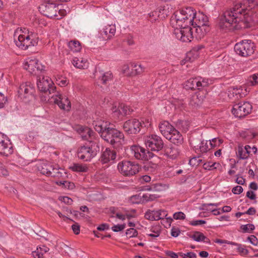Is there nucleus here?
<instances>
[{
    "mask_svg": "<svg viewBox=\"0 0 258 258\" xmlns=\"http://www.w3.org/2000/svg\"><path fill=\"white\" fill-rule=\"evenodd\" d=\"M63 170L60 168L54 167L52 165V169L50 170V173L48 176H51L54 177H60L62 176Z\"/></svg>",
    "mask_w": 258,
    "mask_h": 258,
    "instance_id": "4c0bfd02",
    "label": "nucleus"
},
{
    "mask_svg": "<svg viewBox=\"0 0 258 258\" xmlns=\"http://www.w3.org/2000/svg\"><path fill=\"white\" fill-rule=\"evenodd\" d=\"M33 33L26 28H18L14 33V42L19 48L26 50L34 46L36 42L33 40Z\"/></svg>",
    "mask_w": 258,
    "mask_h": 258,
    "instance_id": "20e7f679",
    "label": "nucleus"
},
{
    "mask_svg": "<svg viewBox=\"0 0 258 258\" xmlns=\"http://www.w3.org/2000/svg\"><path fill=\"white\" fill-rule=\"evenodd\" d=\"M250 151H246L245 149H243L242 146H239L237 151V156L241 159H246L248 157Z\"/></svg>",
    "mask_w": 258,
    "mask_h": 258,
    "instance_id": "58836bf2",
    "label": "nucleus"
},
{
    "mask_svg": "<svg viewBox=\"0 0 258 258\" xmlns=\"http://www.w3.org/2000/svg\"><path fill=\"white\" fill-rule=\"evenodd\" d=\"M112 78V75L110 72H106L105 73L102 72L100 73L99 80L103 84L107 83L108 81L111 80Z\"/></svg>",
    "mask_w": 258,
    "mask_h": 258,
    "instance_id": "ea45409f",
    "label": "nucleus"
},
{
    "mask_svg": "<svg viewBox=\"0 0 258 258\" xmlns=\"http://www.w3.org/2000/svg\"><path fill=\"white\" fill-rule=\"evenodd\" d=\"M206 223V221L204 220H193L189 222V225L193 226H197L198 225H201L203 224H205Z\"/></svg>",
    "mask_w": 258,
    "mask_h": 258,
    "instance_id": "69168bd1",
    "label": "nucleus"
},
{
    "mask_svg": "<svg viewBox=\"0 0 258 258\" xmlns=\"http://www.w3.org/2000/svg\"><path fill=\"white\" fill-rule=\"evenodd\" d=\"M192 31L193 37L191 39L195 37L197 39H201L204 37L205 35L209 30V26L205 27L192 26Z\"/></svg>",
    "mask_w": 258,
    "mask_h": 258,
    "instance_id": "a878e982",
    "label": "nucleus"
},
{
    "mask_svg": "<svg viewBox=\"0 0 258 258\" xmlns=\"http://www.w3.org/2000/svg\"><path fill=\"white\" fill-rule=\"evenodd\" d=\"M164 188V186L163 184L161 183H155L147 186L146 189L150 191H160L163 190Z\"/></svg>",
    "mask_w": 258,
    "mask_h": 258,
    "instance_id": "a19ab883",
    "label": "nucleus"
},
{
    "mask_svg": "<svg viewBox=\"0 0 258 258\" xmlns=\"http://www.w3.org/2000/svg\"><path fill=\"white\" fill-rule=\"evenodd\" d=\"M210 144L211 148H216L220 146L223 142L222 139L219 138H215L212 140H210Z\"/></svg>",
    "mask_w": 258,
    "mask_h": 258,
    "instance_id": "c03bdc74",
    "label": "nucleus"
},
{
    "mask_svg": "<svg viewBox=\"0 0 258 258\" xmlns=\"http://www.w3.org/2000/svg\"><path fill=\"white\" fill-rule=\"evenodd\" d=\"M38 89L43 92H48L49 94L55 92L56 87L51 78L48 77L43 76L40 78L37 81Z\"/></svg>",
    "mask_w": 258,
    "mask_h": 258,
    "instance_id": "ddd939ff",
    "label": "nucleus"
},
{
    "mask_svg": "<svg viewBox=\"0 0 258 258\" xmlns=\"http://www.w3.org/2000/svg\"><path fill=\"white\" fill-rule=\"evenodd\" d=\"M171 143L175 145H180L183 143V138L178 131L175 128L172 130L171 134L169 135L168 138H166Z\"/></svg>",
    "mask_w": 258,
    "mask_h": 258,
    "instance_id": "393cba45",
    "label": "nucleus"
},
{
    "mask_svg": "<svg viewBox=\"0 0 258 258\" xmlns=\"http://www.w3.org/2000/svg\"><path fill=\"white\" fill-rule=\"evenodd\" d=\"M243 188L240 185L236 186L232 189V192L235 195H239L243 191Z\"/></svg>",
    "mask_w": 258,
    "mask_h": 258,
    "instance_id": "774afa93",
    "label": "nucleus"
},
{
    "mask_svg": "<svg viewBox=\"0 0 258 258\" xmlns=\"http://www.w3.org/2000/svg\"><path fill=\"white\" fill-rule=\"evenodd\" d=\"M192 26L205 27L209 26L208 18L203 13H196Z\"/></svg>",
    "mask_w": 258,
    "mask_h": 258,
    "instance_id": "5701e85b",
    "label": "nucleus"
},
{
    "mask_svg": "<svg viewBox=\"0 0 258 258\" xmlns=\"http://www.w3.org/2000/svg\"><path fill=\"white\" fill-rule=\"evenodd\" d=\"M116 158V153L114 150L106 148L101 155L100 160L103 164L114 163Z\"/></svg>",
    "mask_w": 258,
    "mask_h": 258,
    "instance_id": "4be33fe9",
    "label": "nucleus"
},
{
    "mask_svg": "<svg viewBox=\"0 0 258 258\" xmlns=\"http://www.w3.org/2000/svg\"><path fill=\"white\" fill-rule=\"evenodd\" d=\"M247 241L253 245L256 246L258 244V240L254 235H250L247 237Z\"/></svg>",
    "mask_w": 258,
    "mask_h": 258,
    "instance_id": "0e129e2a",
    "label": "nucleus"
},
{
    "mask_svg": "<svg viewBox=\"0 0 258 258\" xmlns=\"http://www.w3.org/2000/svg\"><path fill=\"white\" fill-rule=\"evenodd\" d=\"M130 150L131 154L137 159L148 160L151 157V153L139 146L133 145L131 147Z\"/></svg>",
    "mask_w": 258,
    "mask_h": 258,
    "instance_id": "f3484780",
    "label": "nucleus"
},
{
    "mask_svg": "<svg viewBox=\"0 0 258 258\" xmlns=\"http://www.w3.org/2000/svg\"><path fill=\"white\" fill-rule=\"evenodd\" d=\"M23 68L30 73L36 75L37 72H42L44 70L45 66L40 63L34 57L26 58L23 62Z\"/></svg>",
    "mask_w": 258,
    "mask_h": 258,
    "instance_id": "9d476101",
    "label": "nucleus"
},
{
    "mask_svg": "<svg viewBox=\"0 0 258 258\" xmlns=\"http://www.w3.org/2000/svg\"><path fill=\"white\" fill-rule=\"evenodd\" d=\"M117 168L121 174L125 176H132L139 171L140 167L138 164L124 160L118 163Z\"/></svg>",
    "mask_w": 258,
    "mask_h": 258,
    "instance_id": "6e6552de",
    "label": "nucleus"
},
{
    "mask_svg": "<svg viewBox=\"0 0 258 258\" xmlns=\"http://www.w3.org/2000/svg\"><path fill=\"white\" fill-rule=\"evenodd\" d=\"M252 110V105L248 102H240L234 105L232 109L233 114L241 118L249 114Z\"/></svg>",
    "mask_w": 258,
    "mask_h": 258,
    "instance_id": "f8f14e48",
    "label": "nucleus"
},
{
    "mask_svg": "<svg viewBox=\"0 0 258 258\" xmlns=\"http://www.w3.org/2000/svg\"><path fill=\"white\" fill-rule=\"evenodd\" d=\"M158 12V14L161 15H159L158 17L161 18H164L168 15L169 11L165 9V7H161L159 8Z\"/></svg>",
    "mask_w": 258,
    "mask_h": 258,
    "instance_id": "3c124183",
    "label": "nucleus"
},
{
    "mask_svg": "<svg viewBox=\"0 0 258 258\" xmlns=\"http://www.w3.org/2000/svg\"><path fill=\"white\" fill-rule=\"evenodd\" d=\"M196 89L201 90L207 87L211 83V81L206 78L199 77H196Z\"/></svg>",
    "mask_w": 258,
    "mask_h": 258,
    "instance_id": "2f4dec72",
    "label": "nucleus"
},
{
    "mask_svg": "<svg viewBox=\"0 0 258 258\" xmlns=\"http://www.w3.org/2000/svg\"><path fill=\"white\" fill-rule=\"evenodd\" d=\"M70 169L74 172H86L88 171V167L81 164L74 163L70 166Z\"/></svg>",
    "mask_w": 258,
    "mask_h": 258,
    "instance_id": "72a5a7b5",
    "label": "nucleus"
},
{
    "mask_svg": "<svg viewBox=\"0 0 258 258\" xmlns=\"http://www.w3.org/2000/svg\"><path fill=\"white\" fill-rule=\"evenodd\" d=\"M159 129L164 137L168 138L169 135L171 133L172 130H174L175 128L169 122L163 121L159 124Z\"/></svg>",
    "mask_w": 258,
    "mask_h": 258,
    "instance_id": "bb28decb",
    "label": "nucleus"
},
{
    "mask_svg": "<svg viewBox=\"0 0 258 258\" xmlns=\"http://www.w3.org/2000/svg\"><path fill=\"white\" fill-rule=\"evenodd\" d=\"M51 99L60 109L66 111L71 109V102L66 96L57 92L56 95L52 96Z\"/></svg>",
    "mask_w": 258,
    "mask_h": 258,
    "instance_id": "a211bd4d",
    "label": "nucleus"
},
{
    "mask_svg": "<svg viewBox=\"0 0 258 258\" xmlns=\"http://www.w3.org/2000/svg\"><path fill=\"white\" fill-rule=\"evenodd\" d=\"M144 142L146 147L153 151L158 152L163 147V142L161 138L156 135L152 134L145 136Z\"/></svg>",
    "mask_w": 258,
    "mask_h": 258,
    "instance_id": "1a4fd4ad",
    "label": "nucleus"
},
{
    "mask_svg": "<svg viewBox=\"0 0 258 258\" xmlns=\"http://www.w3.org/2000/svg\"><path fill=\"white\" fill-rule=\"evenodd\" d=\"M173 217L175 220H184L185 218V215L182 212H178L175 213Z\"/></svg>",
    "mask_w": 258,
    "mask_h": 258,
    "instance_id": "052dcab7",
    "label": "nucleus"
},
{
    "mask_svg": "<svg viewBox=\"0 0 258 258\" xmlns=\"http://www.w3.org/2000/svg\"><path fill=\"white\" fill-rule=\"evenodd\" d=\"M196 11L186 7L176 12L171 17L170 24L175 37L182 42H190L193 37L191 25L193 24Z\"/></svg>",
    "mask_w": 258,
    "mask_h": 258,
    "instance_id": "f03ea898",
    "label": "nucleus"
},
{
    "mask_svg": "<svg viewBox=\"0 0 258 258\" xmlns=\"http://www.w3.org/2000/svg\"><path fill=\"white\" fill-rule=\"evenodd\" d=\"M167 212L164 210H158L154 211H149L145 214V217L147 219L150 220H159L166 218L167 221L170 225V223L172 220L171 217H167Z\"/></svg>",
    "mask_w": 258,
    "mask_h": 258,
    "instance_id": "dca6fc26",
    "label": "nucleus"
},
{
    "mask_svg": "<svg viewBox=\"0 0 258 258\" xmlns=\"http://www.w3.org/2000/svg\"><path fill=\"white\" fill-rule=\"evenodd\" d=\"M78 131L81 135V137L84 140H88L89 143L91 141H95V140L98 141V139L95 137V133L88 127L79 126Z\"/></svg>",
    "mask_w": 258,
    "mask_h": 258,
    "instance_id": "412c9836",
    "label": "nucleus"
},
{
    "mask_svg": "<svg viewBox=\"0 0 258 258\" xmlns=\"http://www.w3.org/2000/svg\"><path fill=\"white\" fill-rule=\"evenodd\" d=\"M202 162V159L199 157H195L189 161V163L192 166H197Z\"/></svg>",
    "mask_w": 258,
    "mask_h": 258,
    "instance_id": "13d9d810",
    "label": "nucleus"
},
{
    "mask_svg": "<svg viewBox=\"0 0 258 258\" xmlns=\"http://www.w3.org/2000/svg\"><path fill=\"white\" fill-rule=\"evenodd\" d=\"M196 78L190 79L184 84V88L185 89H195L196 85Z\"/></svg>",
    "mask_w": 258,
    "mask_h": 258,
    "instance_id": "79ce46f5",
    "label": "nucleus"
},
{
    "mask_svg": "<svg viewBox=\"0 0 258 258\" xmlns=\"http://www.w3.org/2000/svg\"><path fill=\"white\" fill-rule=\"evenodd\" d=\"M173 105L175 106V108H184L185 102L182 100L178 99H174L172 101Z\"/></svg>",
    "mask_w": 258,
    "mask_h": 258,
    "instance_id": "49530a36",
    "label": "nucleus"
},
{
    "mask_svg": "<svg viewBox=\"0 0 258 258\" xmlns=\"http://www.w3.org/2000/svg\"><path fill=\"white\" fill-rule=\"evenodd\" d=\"M93 125L95 130L100 134L101 137L107 142L116 147V144H121L124 141L123 134L109 126L110 123L98 118L95 115L93 117Z\"/></svg>",
    "mask_w": 258,
    "mask_h": 258,
    "instance_id": "7ed1b4c3",
    "label": "nucleus"
},
{
    "mask_svg": "<svg viewBox=\"0 0 258 258\" xmlns=\"http://www.w3.org/2000/svg\"><path fill=\"white\" fill-rule=\"evenodd\" d=\"M115 31V25H107L100 30L99 34L103 40H108L114 35Z\"/></svg>",
    "mask_w": 258,
    "mask_h": 258,
    "instance_id": "b1692460",
    "label": "nucleus"
},
{
    "mask_svg": "<svg viewBox=\"0 0 258 258\" xmlns=\"http://www.w3.org/2000/svg\"><path fill=\"white\" fill-rule=\"evenodd\" d=\"M56 81L57 84L61 87L66 86L69 83L67 79L62 76H58L56 78Z\"/></svg>",
    "mask_w": 258,
    "mask_h": 258,
    "instance_id": "a18cd8bd",
    "label": "nucleus"
},
{
    "mask_svg": "<svg viewBox=\"0 0 258 258\" xmlns=\"http://www.w3.org/2000/svg\"><path fill=\"white\" fill-rule=\"evenodd\" d=\"M13 152L10 140L4 134L0 133V155L8 156Z\"/></svg>",
    "mask_w": 258,
    "mask_h": 258,
    "instance_id": "4468645a",
    "label": "nucleus"
},
{
    "mask_svg": "<svg viewBox=\"0 0 258 258\" xmlns=\"http://www.w3.org/2000/svg\"><path fill=\"white\" fill-rule=\"evenodd\" d=\"M37 252H40L42 254L43 256L46 257V255L47 254V252H48L49 249L48 247L42 245L37 247Z\"/></svg>",
    "mask_w": 258,
    "mask_h": 258,
    "instance_id": "864d4df0",
    "label": "nucleus"
},
{
    "mask_svg": "<svg viewBox=\"0 0 258 258\" xmlns=\"http://www.w3.org/2000/svg\"><path fill=\"white\" fill-rule=\"evenodd\" d=\"M57 14L56 17H54L56 19H60L62 17L64 16L67 14V11L63 9L59 8L58 5H56Z\"/></svg>",
    "mask_w": 258,
    "mask_h": 258,
    "instance_id": "09e8293b",
    "label": "nucleus"
},
{
    "mask_svg": "<svg viewBox=\"0 0 258 258\" xmlns=\"http://www.w3.org/2000/svg\"><path fill=\"white\" fill-rule=\"evenodd\" d=\"M72 62L75 68L80 69H85L89 66L88 60L83 58L74 57Z\"/></svg>",
    "mask_w": 258,
    "mask_h": 258,
    "instance_id": "c85d7f7f",
    "label": "nucleus"
},
{
    "mask_svg": "<svg viewBox=\"0 0 258 258\" xmlns=\"http://www.w3.org/2000/svg\"><path fill=\"white\" fill-rule=\"evenodd\" d=\"M151 125V120L149 118H143L141 121L132 118L125 121L122 127L125 132L128 134H137L141 131V127H148Z\"/></svg>",
    "mask_w": 258,
    "mask_h": 258,
    "instance_id": "423d86ee",
    "label": "nucleus"
},
{
    "mask_svg": "<svg viewBox=\"0 0 258 258\" xmlns=\"http://www.w3.org/2000/svg\"><path fill=\"white\" fill-rule=\"evenodd\" d=\"M68 46L71 51L74 52H79L81 48V45L78 40H71L68 43Z\"/></svg>",
    "mask_w": 258,
    "mask_h": 258,
    "instance_id": "f704fd0d",
    "label": "nucleus"
},
{
    "mask_svg": "<svg viewBox=\"0 0 258 258\" xmlns=\"http://www.w3.org/2000/svg\"><path fill=\"white\" fill-rule=\"evenodd\" d=\"M254 47V44L251 40H244L235 44L234 50L238 55L247 57L253 53Z\"/></svg>",
    "mask_w": 258,
    "mask_h": 258,
    "instance_id": "0eeeda50",
    "label": "nucleus"
},
{
    "mask_svg": "<svg viewBox=\"0 0 258 258\" xmlns=\"http://www.w3.org/2000/svg\"><path fill=\"white\" fill-rule=\"evenodd\" d=\"M179 254L183 258H195L196 254L193 252H189L186 253H179Z\"/></svg>",
    "mask_w": 258,
    "mask_h": 258,
    "instance_id": "338daca9",
    "label": "nucleus"
},
{
    "mask_svg": "<svg viewBox=\"0 0 258 258\" xmlns=\"http://www.w3.org/2000/svg\"><path fill=\"white\" fill-rule=\"evenodd\" d=\"M98 141H91L90 143L79 148L78 151V157L79 159L85 161H89L99 151Z\"/></svg>",
    "mask_w": 258,
    "mask_h": 258,
    "instance_id": "39448f33",
    "label": "nucleus"
},
{
    "mask_svg": "<svg viewBox=\"0 0 258 258\" xmlns=\"http://www.w3.org/2000/svg\"><path fill=\"white\" fill-rule=\"evenodd\" d=\"M125 234L128 237L131 238L137 236L138 233L134 228H130L126 230Z\"/></svg>",
    "mask_w": 258,
    "mask_h": 258,
    "instance_id": "603ef678",
    "label": "nucleus"
},
{
    "mask_svg": "<svg viewBox=\"0 0 258 258\" xmlns=\"http://www.w3.org/2000/svg\"><path fill=\"white\" fill-rule=\"evenodd\" d=\"M125 227H126L125 224L114 225L111 227V230L115 232H118L121 231Z\"/></svg>",
    "mask_w": 258,
    "mask_h": 258,
    "instance_id": "4d7b16f0",
    "label": "nucleus"
},
{
    "mask_svg": "<svg viewBox=\"0 0 258 258\" xmlns=\"http://www.w3.org/2000/svg\"><path fill=\"white\" fill-rule=\"evenodd\" d=\"M111 110L114 115L117 117L120 115H125L133 111L130 106L119 102H110Z\"/></svg>",
    "mask_w": 258,
    "mask_h": 258,
    "instance_id": "2eb2a0df",
    "label": "nucleus"
},
{
    "mask_svg": "<svg viewBox=\"0 0 258 258\" xmlns=\"http://www.w3.org/2000/svg\"><path fill=\"white\" fill-rule=\"evenodd\" d=\"M39 11L48 18H53L57 16L56 4L54 0H44L39 7Z\"/></svg>",
    "mask_w": 258,
    "mask_h": 258,
    "instance_id": "9b49d317",
    "label": "nucleus"
},
{
    "mask_svg": "<svg viewBox=\"0 0 258 258\" xmlns=\"http://www.w3.org/2000/svg\"><path fill=\"white\" fill-rule=\"evenodd\" d=\"M252 10H258V0H243L226 11L219 25L222 29H237L249 27L253 21Z\"/></svg>",
    "mask_w": 258,
    "mask_h": 258,
    "instance_id": "f257e3e1",
    "label": "nucleus"
},
{
    "mask_svg": "<svg viewBox=\"0 0 258 258\" xmlns=\"http://www.w3.org/2000/svg\"><path fill=\"white\" fill-rule=\"evenodd\" d=\"M205 94L204 92L202 94L201 92L196 93L192 96L189 102V104L194 107L200 105L204 101L205 98Z\"/></svg>",
    "mask_w": 258,
    "mask_h": 258,
    "instance_id": "cd10ccee",
    "label": "nucleus"
},
{
    "mask_svg": "<svg viewBox=\"0 0 258 258\" xmlns=\"http://www.w3.org/2000/svg\"><path fill=\"white\" fill-rule=\"evenodd\" d=\"M231 245H234L236 246V250L238 253L241 255L244 256L247 255L249 253V251L245 248V246L240 243H238L235 242H232Z\"/></svg>",
    "mask_w": 258,
    "mask_h": 258,
    "instance_id": "c9c22d12",
    "label": "nucleus"
},
{
    "mask_svg": "<svg viewBox=\"0 0 258 258\" xmlns=\"http://www.w3.org/2000/svg\"><path fill=\"white\" fill-rule=\"evenodd\" d=\"M37 168L41 174L48 176L50 170L52 169V165L47 162L43 161L37 164Z\"/></svg>",
    "mask_w": 258,
    "mask_h": 258,
    "instance_id": "c756f323",
    "label": "nucleus"
},
{
    "mask_svg": "<svg viewBox=\"0 0 258 258\" xmlns=\"http://www.w3.org/2000/svg\"><path fill=\"white\" fill-rule=\"evenodd\" d=\"M34 90L33 85L30 82L23 83L20 85L18 91L19 97L23 100L27 98L33 94Z\"/></svg>",
    "mask_w": 258,
    "mask_h": 258,
    "instance_id": "6ab92c4d",
    "label": "nucleus"
},
{
    "mask_svg": "<svg viewBox=\"0 0 258 258\" xmlns=\"http://www.w3.org/2000/svg\"><path fill=\"white\" fill-rule=\"evenodd\" d=\"M7 102V98L2 93L0 92V109L4 107Z\"/></svg>",
    "mask_w": 258,
    "mask_h": 258,
    "instance_id": "680f3d73",
    "label": "nucleus"
},
{
    "mask_svg": "<svg viewBox=\"0 0 258 258\" xmlns=\"http://www.w3.org/2000/svg\"><path fill=\"white\" fill-rule=\"evenodd\" d=\"M41 235L40 236L43 237L46 240H52V235L51 234L48 233L44 230H42L40 231Z\"/></svg>",
    "mask_w": 258,
    "mask_h": 258,
    "instance_id": "bf43d9fd",
    "label": "nucleus"
},
{
    "mask_svg": "<svg viewBox=\"0 0 258 258\" xmlns=\"http://www.w3.org/2000/svg\"><path fill=\"white\" fill-rule=\"evenodd\" d=\"M248 81L251 86L258 84V74H255L250 76L249 78Z\"/></svg>",
    "mask_w": 258,
    "mask_h": 258,
    "instance_id": "6e6d98bb",
    "label": "nucleus"
},
{
    "mask_svg": "<svg viewBox=\"0 0 258 258\" xmlns=\"http://www.w3.org/2000/svg\"><path fill=\"white\" fill-rule=\"evenodd\" d=\"M150 231L151 232L150 233H147V235L153 239H155L158 237L161 233V230L159 227H152Z\"/></svg>",
    "mask_w": 258,
    "mask_h": 258,
    "instance_id": "37998d69",
    "label": "nucleus"
},
{
    "mask_svg": "<svg viewBox=\"0 0 258 258\" xmlns=\"http://www.w3.org/2000/svg\"><path fill=\"white\" fill-rule=\"evenodd\" d=\"M59 200L64 203L68 205H71L73 203L72 199L66 196H60L58 198Z\"/></svg>",
    "mask_w": 258,
    "mask_h": 258,
    "instance_id": "e2e57ef3",
    "label": "nucleus"
},
{
    "mask_svg": "<svg viewBox=\"0 0 258 258\" xmlns=\"http://www.w3.org/2000/svg\"><path fill=\"white\" fill-rule=\"evenodd\" d=\"M255 228L254 225L252 224H247L241 226V229L243 232L250 233Z\"/></svg>",
    "mask_w": 258,
    "mask_h": 258,
    "instance_id": "de8ad7c7",
    "label": "nucleus"
},
{
    "mask_svg": "<svg viewBox=\"0 0 258 258\" xmlns=\"http://www.w3.org/2000/svg\"><path fill=\"white\" fill-rule=\"evenodd\" d=\"M216 165H218V164L209 162L204 163L203 165V168L205 170H211L212 169L217 168V166H216Z\"/></svg>",
    "mask_w": 258,
    "mask_h": 258,
    "instance_id": "5fc2aeb1",
    "label": "nucleus"
},
{
    "mask_svg": "<svg viewBox=\"0 0 258 258\" xmlns=\"http://www.w3.org/2000/svg\"><path fill=\"white\" fill-rule=\"evenodd\" d=\"M179 150L175 146H172L166 151V154L171 159H175L179 155Z\"/></svg>",
    "mask_w": 258,
    "mask_h": 258,
    "instance_id": "e433bc0d",
    "label": "nucleus"
},
{
    "mask_svg": "<svg viewBox=\"0 0 258 258\" xmlns=\"http://www.w3.org/2000/svg\"><path fill=\"white\" fill-rule=\"evenodd\" d=\"M194 147L195 151L198 154L206 153L209 150L207 141H202L198 146Z\"/></svg>",
    "mask_w": 258,
    "mask_h": 258,
    "instance_id": "473e14b6",
    "label": "nucleus"
},
{
    "mask_svg": "<svg viewBox=\"0 0 258 258\" xmlns=\"http://www.w3.org/2000/svg\"><path fill=\"white\" fill-rule=\"evenodd\" d=\"M249 90L245 87H231L229 88L228 95L229 98L235 97L237 99L245 96Z\"/></svg>",
    "mask_w": 258,
    "mask_h": 258,
    "instance_id": "aec40b11",
    "label": "nucleus"
},
{
    "mask_svg": "<svg viewBox=\"0 0 258 258\" xmlns=\"http://www.w3.org/2000/svg\"><path fill=\"white\" fill-rule=\"evenodd\" d=\"M190 237L197 242H204L206 243H210V240L204 234L199 231H195L190 236Z\"/></svg>",
    "mask_w": 258,
    "mask_h": 258,
    "instance_id": "7c9ffc66",
    "label": "nucleus"
},
{
    "mask_svg": "<svg viewBox=\"0 0 258 258\" xmlns=\"http://www.w3.org/2000/svg\"><path fill=\"white\" fill-rule=\"evenodd\" d=\"M133 66V73L136 75L141 74L144 71V68L141 64H134Z\"/></svg>",
    "mask_w": 258,
    "mask_h": 258,
    "instance_id": "8fccbe9b",
    "label": "nucleus"
}]
</instances>
